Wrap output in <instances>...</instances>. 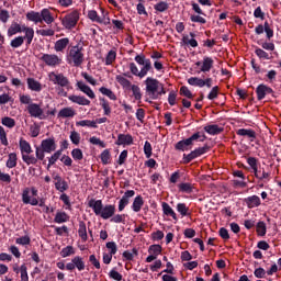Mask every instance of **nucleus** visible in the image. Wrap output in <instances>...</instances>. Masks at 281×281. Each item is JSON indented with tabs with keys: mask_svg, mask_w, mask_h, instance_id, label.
Here are the masks:
<instances>
[{
	"mask_svg": "<svg viewBox=\"0 0 281 281\" xmlns=\"http://www.w3.org/2000/svg\"><path fill=\"white\" fill-rule=\"evenodd\" d=\"M135 61L138 65H142V69L137 68V65L135 63H130V71L133 76H136L137 78H145V76L148 75V71L153 69V64L150 63V59H146V56L144 54L137 55L135 57Z\"/></svg>",
	"mask_w": 281,
	"mask_h": 281,
	"instance_id": "obj_1",
	"label": "nucleus"
},
{
	"mask_svg": "<svg viewBox=\"0 0 281 281\" xmlns=\"http://www.w3.org/2000/svg\"><path fill=\"white\" fill-rule=\"evenodd\" d=\"M145 85L147 95L150 97L151 100H157L159 95H166V89L164 88V85L159 82V80L148 77L145 80Z\"/></svg>",
	"mask_w": 281,
	"mask_h": 281,
	"instance_id": "obj_2",
	"label": "nucleus"
},
{
	"mask_svg": "<svg viewBox=\"0 0 281 281\" xmlns=\"http://www.w3.org/2000/svg\"><path fill=\"white\" fill-rule=\"evenodd\" d=\"M56 150V140L54 138H46L42 140L40 146L35 147V157L37 161H45V153L52 154Z\"/></svg>",
	"mask_w": 281,
	"mask_h": 281,
	"instance_id": "obj_3",
	"label": "nucleus"
},
{
	"mask_svg": "<svg viewBox=\"0 0 281 281\" xmlns=\"http://www.w3.org/2000/svg\"><path fill=\"white\" fill-rule=\"evenodd\" d=\"M85 48L82 45L77 44L76 46H72L69 49L67 60L69 65H72L74 67H80L82 63H85Z\"/></svg>",
	"mask_w": 281,
	"mask_h": 281,
	"instance_id": "obj_4",
	"label": "nucleus"
},
{
	"mask_svg": "<svg viewBox=\"0 0 281 281\" xmlns=\"http://www.w3.org/2000/svg\"><path fill=\"white\" fill-rule=\"evenodd\" d=\"M20 150L22 154V160L26 166H36L37 158L32 155V146L25 139H20Z\"/></svg>",
	"mask_w": 281,
	"mask_h": 281,
	"instance_id": "obj_5",
	"label": "nucleus"
},
{
	"mask_svg": "<svg viewBox=\"0 0 281 281\" xmlns=\"http://www.w3.org/2000/svg\"><path fill=\"white\" fill-rule=\"evenodd\" d=\"M24 36H18L11 41L10 45L13 49H19L23 43H26V47L32 45V42L34 41V29H24Z\"/></svg>",
	"mask_w": 281,
	"mask_h": 281,
	"instance_id": "obj_6",
	"label": "nucleus"
},
{
	"mask_svg": "<svg viewBox=\"0 0 281 281\" xmlns=\"http://www.w3.org/2000/svg\"><path fill=\"white\" fill-rule=\"evenodd\" d=\"M196 139H200V142H205L207 137L204 134L201 135V132H198V133H194L189 138L178 142L175 148L176 150H182V151L189 150L190 146H192L194 142H196Z\"/></svg>",
	"mask_w": 281,
	"mask_h": 281,
	"instance_id": "obj_7",
	"label": "nucleus"
},
{
	"mask_svg": "<svg viewBox=\"0 0 281 281\" xmlns=\"http://www.w3.org/2000/svg\"><path fill=\"white\" fill-rule=\"evenodd\" d=\"M46 67H58L63 64V58L58 57L56 54H43L40 58Z\"/></svg>",
	"mask_w": 281,
	"mask_h": 281,
	"instance_id": "obj_8",
	"label": "nucleus"
},
{
	"mask_svg": "<svg viewBox=\"0 0 281 281\" xmlns=\"http://www.w3.org/2000/svg\"><path fill=\"white\" fill-rule=\"evenodd\" d=\"M79 19L80 15L78 14V11H72L71 13L63 18L61 24L64 25V27H66V30H71L72 27H76Z\"/></svg>",
	"mask_w": 281,
	"mask_h": 281,
	"instance_id": "obj_9",
	"label": "nucleus"
},
{
	"mask_svg": "<svg viewBox=\"0 0 281 281\" xmlns=\"http://www.w3.org/2000/svg\"><path fill=\"white\" fill-rule=\"evenodd\" d=\"M48 80L58 85V87H69V79L64 74L52 71L48 74Z\"/></svg>",
	"mask_w": 281,
	"mask_h": 281,
	"instance_id": "obj_10",
	"label": "nucleus"
},
{
	"mask_svg": "<svg viewBox=\"0 0 281 281\" xmlns=\"http://www.w3.org/2000/svg\"><path fill=\"white\" fill-rule=\"evenodd\" d=\"M210 149V147L204 146V147H199L196 149H194L193 151H191L188 155H183V161L184 164H190V161H192L193 159H196V157H201V155H205V153H207V150Z\"/></svg>",
	"mask_w": 281,
	"mask_h": 281,
	"instance_id": "obj_11",
	"label": "nucleus"
},
{
	"mask_svg": "<svg viewBox=\"0 0 281 281\" xmlns=\"http://www.w3.org/2000/svg\"><path fill=\"white\" fill-rule=\"evenodd\" d=\"M25 30H33V29L26 25L21 26V24L13 22L8 29V36H14V34H21V32H24L25 34Z\"/></svg>",
	"mask_w": 281,
	"mask_h": 281,
	"instance_id": "obj_12",
	"label": "nucleus"
},
{
	"mask_svg": "<svg viewBox=\"0 0 281 281\" xmlns=\"http://www.w3.org/2000/svg\"><path fill=\"white\" fill-rule=\"evenodd\" d=\"M196 67H201L200 71H203V74H207L214 67V59L212 57H204L203 61H196ZM202 65V66H201Z\"/></svg>",
	"mask_w": 281,
	"mask_h": 281,
	"instance_id": "obj_13",
	"label": "nucleus"
},
{
	"mask_svg": "<svg viewBox=\"0 0 281 281\" xmlns=\"http://www.w3.org/2000/svg\"><path fill=\"white\" fill-rule=\"evenodd\" d=\"M133 196H135L134 190H128L124 193V195L122 196V199L119 202V212H122L124 210V207H126L130 199H133Z\"/></svg>",
	"mask_w": 281,
	"mask_h": 281,
	"instance_id": "obj_14",
	"label": "nucleus"
},
{
	"mask_svg": "<svg viewBox=\"0 0 281 281\" xmlns=\"http://www.w3.org/2000/svg\"><path fill=\"white\" fill-rule=\"evenodd\" d=\"M256 93L258 100H265L266 95H269V93H273V89L267 87L266 85H259L256 89Z\"/></svg>",
	"mask_w": 281,
	"mask_h": 281,
	"instance_id": "obj_15",
	"label": "nucleus"
},
{
	"mask_svg": "<svg viewBox=\"0 0 281 281\" xmlns=\"http://www.w3.org/2000/svg\"><path fill=\"white\" fill-rule=\"evenodd\" d=\"M114 214H115V205L109 204L102 209L99 216H101V218H104V221H106L109 218H112Z\"/></svg>",
	"mask_w": 281,
	"mask_h": 281,
	"instance_id": "obj_16",
	"label": "nucleus"
},
{
	"mask_svg": "<svg viewBox=\"0 0 281 281\" xmlns=\"http://www.w3.org/2000/svg\"><path fill=\"white\" fill-rule=\"evenodd\" d=\"M27 111H29L31 117H42L43 116V109L41 108V105H38L36 103L29 104Z\"/></svg>",
	"mask_w": 281,
	"mask_h": 281,
	"instance_id": "obj_17",
	"label": "nucleus"
},
{
	"mask_svg": "<svg viewBox=\"0 0 281 281\" xmlns=\"http://www.w3.org/2000/svg\"><path fill=\"white\" fill-rule=\"evenodd\" d=\"M22 202L24 205H38V200L36 198L30 199V189L26 188L22 192Z\"/></svg>",
	"mask_w": 281,
	"mask_h": 281,
	"instance_id": "obj_18",
	"label": "nucleus"
},
{
	"mask_svg": "<svg viewBox=\"0 0 281 281\" xmlns=\"http://www.w3.org/2000/svg\"><path fill=\"white\" fill-rule=\"evenodd\" d=\"M116 144L117 146H131L133 144V136L131 134H120Z\"/></svg>",
	"mask_w": 281,
	"mask_h": 281,
	"instance_id": "obj_19",
	"label": "nucleus"
},
{
	"mask_svg": "<svg viewBox=\"0 0 281 281\" xmlns=\"http://www.w3.org/2000/svg\"><path fill=\"white\" fill-rule=\"evenodd\" d=\"M68 99L70 100V102H74L75 104H80V106H89V104H91V101L85 97L81 95H70L68 97Z\"/></svg>",
	"mask_w": 281,
	"mask_h": 281,
	"instance_id": "obj_20",
	"label": "nucleus"
},
{
	"mask_svg": "<svg viewBox=\"0 0 281 281\" xmlns=\"http://www.w3.org/2000/svg\"><path fill=\"white\" fill-rule=\"evenodd\" d=\"M77 87H78V89H80L82 91V93L88 95V98H90L91 100H94L95 93L93 92V90H91V87L87 86L82 81H78Z\"/></svg>",
	"mask_w": 281,
	"mask_h": 281,
	"instance_id": "obj_21",
	"label": "nucleus"
},
{
	"mask_svg": "<svg viewBox=\"0 0 281 281\" xmlns=\"http://www.w3.org/2000/svg\"><path fill=\"white\" fill-rule=\"evenodd\" d=\"M89 207H92L97 216H100V214H102V210L104 209L102 205V200H90Z\"/></svg>",
	"mask_w": 281,
	"mask_h": 281,
	"instance_id": "obj_22",
	"label": "nucleus"
},
{
	"mask_svg": "<svg viewBox=\"0 0 281 281\" xmlns=\"http://www.w3.org/2000/svg\"><path fill=\"white\" fill-rule=\"evenodd\" d=\"M237 135H239L240 137H248L250 142L256 140V131L254 130L240 128L237 131Z\"/></svg>",
	"mask_w": 281,
	"mask_h": 281,
	"instance_id": "obj_23",
	"label": "nucleus"
},
{
	"mask_svg": "<svg viewBox=\"0 0 281 281\" xmlns=\"http://www.w3.org/2000/svg\"><path fill=\"white\" fill-rule=\"evenodd\" d=\"M67 45H69V38L64 37L55 43L54 49L55 52H63L64 49H67Z\"/></svg>",
	"mask_w": 281,
	"mask_h": 281,
	"instance_id": "obj_24",
	"label": "nucleus"
},
{
	"mask_svg": "<svg viewBox=\"0 0 281 281\" xmlns=\"http://www.w3.org/2000/svg\"><path fill=\"white\" fill-rule=\"evenodd\" d=\"M245 203L249 209L258 207L260 205V198L258 195L249 196L245 200Z\"/></svg>",
	"mask_w": 281,
	"mask_h": 281,
	"instance_id": "obj_25",
	"label": "nucleus"
},
{
	"mask_svg": "<svg viewBox=\"0 0 281 281\" xmlns=\"http://www.w3.org/2000/svg\"><path fill=\"white\" fill-rule=\"evenodd\" d=\"M78 235L83 240V243H87L88 236H87V224H85L83 221L79 222V229H78Z\"/></svg>",
	"mask_w": 281,
	"mask_h": 281,
	"instance_id": "obj_26",
	"label": "nucleus"
},
{
	"mask_svg": "<svg viewBox=\"0 0 281 281\" xmlns=\"http://www.w3.org/2000/svg\"><path fill=\"white\" fill-rule=\"evenodd\" d=\"M115 80H116V82H119V85H121V87H123V89H131V87H133L131 81L128 79H126V77H124L122 75H117L115 77Z\"/></svg>",
	"mask_w": 281,
	"mask_h": 281,
	"instance_id": "obj_27",
	"label": "nucleus"
},
{
	"mask_svg": "<svg viewBox=\"0 0 281 281\" xmlns=\"http://www.w3.org/2000/svg\"><path fill=\"white\" fill-rule=\"evenodd\" d=\"M42 21H45L47 25L54 23V16H52V12L48 11V9L42 10L40 13Z\"/></svg>",
	"mask_w": 281,
	"mask_h": 281,
	"instance_id": "obj_28",
	"label": "nucleus"
},
{
	"mask_svg": "<svg viewBox=\"0 0 281 281\" xmlns=\"http://www.w3.org/2000/svg\"><path fill=\"white\" fill-rule=\"evenodd\" d=\"M27 21H32L33 23H43V18H41V13L31 11L26 13Z\"/></svg>",
	"mask_w": 281,
	"mask_h": 281,
	"instance_id": "obj_29",
	"label": "nucleus"
},
{
	"mask_svg": "<svg viewBox=\"0 0 281 281\" xmlns=\"http://www.w3.org/2000/svg\"><path fill=\"white\" fill-rule=\"evenodd\" d=\"M204 131L209 133V135H221L223 133V128L218 125H209L204 127Z\"/></svg>",
	"mask_w": 281,
	"mask_h": 281,
	"instance_id": "obj_30",
	"label": "nucleus"
},
{
	"mask_svg": "<svg viewBox=\"0 0 281 281\" xmlns=\"http://www.w3.org/2000/svg\"><path fill=\"white\" fill-rule=\"evenodd\" d=\"M162 212L166 214V216H171L175 221H177V213H175L172 207H170L169 203H162Z\"/></svg>",
	"mask_w": 281,
	"mask_h": 281,
	"instance_id": "obj_31",
	"label": "nucleus"
},
{
	"mask_svg": "<svg viewBox=\"0 0 281 281\" xmlns=\"http://www.w3.org/2000/svg\"><path fill=\"white\" fill-rule=\"evenodd\" d=\"M76 111L72 108H64L58 112V117H74Z\"/></svg>",
	"mask_w": 281,
	"mask_h": 281,
	"instance_id": "obj_32",
	"label": "nucleus"
},
{
	"mask_svg": "<svg viewBox=\"0 0 281 281\" xmlns=\"http://www.w3.org/2000/svg\"><path fill=\"white\" fill-rule=\"evenodd\" d=\"M27 86L31 91H41V89H43L41 82L36 81L34 78L27 79Z\"/></svg>",
	"mask_w": 281,
	"mask_h": 281,
	"instance_id": "obj_33",
	"label": "nucleus"
},
{
	"mask_svg": "<svg viewBox=\"0 0 281 281\" xmlns=\"http://www.w3.org/2000/svg\"><path fill=\"white\" fill-rule=\"evenodd\" d=\"M188 82L189 85H191V87H200V88L205 87V82L203 81V79L199 77H191L188 79Z\"/></svg>",
	"mask_w": 281,
	"mask_h": 281,
	"instance_id": "obj_34",
	"label": "nucleus"
},
{
	"mask_svg": "<svg viewBox=\"0 0 281 281\" xmlns=\"http://www.w3.org/2000/svg\"><path fill=\"white\" fill-rule=\"evenodd\" d=\"M88 18L94 23H104V20L98 15V11L91 10L88 12Z\"/></svg>",
	"mask_w": 281,
	"mask_h": 281,
	"instance_id": "obj_35",
	"label": "nucleus"
},
{
	"mask_svg": "<svg viewBox=\"0 0 281 281\" xmlns=\"http://www.w3.org/2000/svg\"><path fill=\"white\" fill-rule=\"evenodd\" d=\"M99 91H100V93H102L103 95H106L108 98H110V100H117V95H115V92L112 91V90L109 89V88L101 87Z\"/></svg>",
	"mask_w": 281,
	"mask_h": 281,
	"instance_id": "obj_36",
	"label": "nucleus"
},
{
	"mask_svg": "<svg viewBox=\"0 0 281 281\" xmlns=\"http://www.w3.org/2000/svg\"><path fill=\"white\" fill-rule=\"evenodd\" d=\"M16 161H18L16 153L9 154V158L7 160V168H16Z\"/></svg>",
	"mask_w": 281,
	"mask_h": 281,
	"instance_id": "obj_37",
	"label": "nucleus"
},
{
	"mask_svg": "<svg viewBox=\"0 0 281 281\" xmlns=\"http://www.w3.org/2000/svg\"><path fill=\"white\" fill-rule=\"evenodd\" d=\"M143 205H144V199L142 198V195L136 196L133 202L134 212H139Z\"/></svg>",
	"mask_w": 281,
	"mask_h": 281,
	"instance_id": "obj_38",
	"label": "nucleus"
},
{
	"mask_svg": "<svg viewBox=\"0 0 281 281\" xmlns=\"http://www.w3.org/2000/svg\"><path fill=\"white\" fill-rule=\"evenodd\" d=\"M69 221V215L65 212H57L55 215V223H67Z\"/></svg>",
	"mask_w": 281,
	"mask_h": 281,
	"instance_id": "obj_39",
	"label": "nucleus"
},
{
	"mask_svg": "<svg viewBox=\"0 0 281 281\" xmlns=\"http://www.w3.org/2000/svg\"><path fill=\"white\" fill-rule=\"evenodd\" d=\"M1 123L3 126H7V128H14V126H16V121H14V119L9 116L2 117Z\"/></svg>",
	"mask_w": 281,
	"mask_h": 281,
	"instance_id": "obj_40",
	"label": "nucleus"
},
{
	"mask_svg": "<svg viewBox=\"0 0 281 281\" xmlns=\"http://www.w3.org/2000/svg\"><path fill=\"white\" fill-rule=\"evenodd\" d=\"M71 262H74L75 268L78 269V271H85V261L81 257H75Z\"/></svg>",
	"mask_w": 281,
	"mask_h": 281,
	"instance_id": "obj_41",
	"label": "nucleus"
},
{
	"mask_svg": "<svg viewBox=\"0 0 281 281\" xmlns=\"http://www.w3.org/2000/svg\"><path fill=\"white\" fill-rule=\"evenodd\" d=\"M247 162L250 166V168H252L255 177H258V160L254 157H249L247 159Z\"/></svg>",
	"mask_w": 281,
	"mask_h": 281,
	"instance_id": "obj_42",
	"label": "nucleus"
},
{
	"mask_svg": "<svg viewBox=\"0 0 281 281\" xmlns=\"http://www.w3.org/2000/svg\"><path fill=\"white\" fill-rule=\"evenodd\" d=\"M77 126H89L90 128H98L95 121L83 120L76 123Z\"/></svg>",
	"mask_w": 281,
	"mask_h": 281,
	"instance_id": "obj_43",
	"label": "nucleus"
},
{
	"mask_svg": "<svg viewBox=\"0 0 281 281\" xmlns=\"http://www.w3.org/2000/svg\"><path fill=\"white\" fill-rule=\"evenodd\" d=\"M60 155H63V150H57L54 155H52V157L48 158L47 168H49L50 166H54V164H56L58 159H60Z\"/></svg>",
	"mask_w": 281,
	"mask_h": 281,
	"instance_id": "obj_44",
	"label": "nucleus"
},
{
	"mask_svg": "<svg viewBox=\"0 0 281 281\" xmlns=\"http://www.w3.org/2000/svg\"><path fill=\"white\" fill-rule=\"evenodd\" d=\"M115 58H117V53H115V50H110L105 57V65H113Z\"/></svg>",
	"mask_w": 281,
	"mask_h": 281,
	"instance_id": "obj_45",
	"label": "nucleus"
},
{
	"mask_svg": "<svg viewBox=\"0 0 281 281\" xmlns=\"http://www.w3.org/2000/svg\"><path fill=\"white\" fill-rule=\"evenodd\" d=\"M75 254H76V251L74 250V248L71 246H67L64 249H61V251H60L61 258H67L68 256H74Z\"/></svg>",
	"mask_w": 281,
	"mask_h": 281,
	"instance_id": "obj_46",
	"label": "nucleus"
},
{
	"mask_svg": "<svg viewBox=\"0 0 281 281\" xmlns=\"http://www.w3.org/2000/svg\"><path fill=\"white\" fill-rule=\"evenodd\" d=\"M255 54L258 56V58H263V60H271L269 53L265 52L262 48H256Z\"/></svg>",
	"mask_w": 281,
	"mask_h": 281,
	"instance_id": "obj_47",
	"label": "nucleus"
},
{
	"mask_svg": "<svg viewBox=\"0 0 281 281\" xmlns=\"http://www.w3.org/2000/svg\"><path fill=\"white\" fill-rule=\"evenodd\" d=\"M100 102L104 111V115H111V105L109 104V101H106V99H100Z\"/></svg>",
	"mask_w": 281,
	"mask_h": 281,
	"instance_id": "obj_48",
	"label": "nucleus"
},
{
	"mask_svg": "<svg viewBox=\"0 0 281 281\" xmlns=\"http://www.w3.org/2000/svg\"><path fill=\"white\" fill-rule=\"evenodd\" d=\"M168 8V3L164 1H160L154 5V10H156L157 12H166Z\"/></svg>",
	"mask_w": 281,
	"mask_h": 281,
	"instance_id": "obj_49",
	"label": "nucleus"
},
{
	"mask_svg": "<svg viewBox=\"0 0 281 281\" xmlns=\"http://www.w3.org/2000/svg\"><path fill=\"white\" fill-rule=\"evenodd\" d=\"M55 188L58 192H67V190H69V184L64 180L59 183H55Z\"/></svg>",
	"mask_w": 281,
	"mask_h": 281,
	"instance_id": "obj_50",
	"label": "nucleus"
},
{
	"mask_svg": "<svg viewBox=\"0 0 281 281\" xmlns=\"http://www.w3.org/2000/svg\"><path fill=\"white\" fill-rule=\"evenodd\" d=\"M257 234L258 236H265V234H267V224H265V222L257 224Z\"/></svg>",
	"mask_w": 281,
	"mask_h": 281,
	"instance_id": "obj_51",
	"label": "nucleus"
},
{
	"mask_svg": "<svg viewBox=\"0 0 281 281\" xmlns=\"http://www.w3.org/2000/svg\"><path fill=\"white\" fill-rule=\"evenodd\" d=\"M180 95H184V98H189V100H192V98H194L192 91H190V89L186 86H182L180 88Z\"/></svg>",
	"mask_w": 281,
	"mask_h": 281,
	"instance_id": "obj_52",
	"label": "nucleus"
},
{
	"mask_svg": "<svg viewBox=\"0 0 281 281\" xmlns=\"http://www.w3.org/2000/svg\"><path fill=\"white\" fill-rule=\"evenodd\" d=\"M130 89H132L135 100H142V91L139 90V86L132 85Z\"/></svg>",
	"mask_w": 281,
	"mask_h": 281,
	"instance_id": "obj_53",
	"label": "nucleus"
},
{
	"mask_svg": "<svg viewBox=\"0 0 281 281\" xmlns=\"http://www.w3.org/2000/svg\"><path fill=\"white\" fill-rule=\"evenodd\" d=\"M148 251L157 258L161 254V245H151Z\"/></svg>",
	"mask_w": 281,
	"mask_h": 281,
	"instance_id": "obj_54",
	"label": "nucleus"
},
{
	"mask_svg": "<svg viewBox=\"0 0 281 281\" xmlns=\"http://www.w3.org/2000/svg\"><path fill=\"white\" fill-rule=\"evenodd\" d=\"M144 153H145L147 159H150V157L153 156V146L150 145V143L148 140L145 142Z\"/></svg>",
	"mask_w": 281,
	"mask_h": 281,
	"instance_id": "obj_55",
	"label": "nucleus"
},
{
	"mask_svg": "<svg viewBox=\"0 0 281 281\" xmlns=\"http://www.w3.org/2000/svg\"><path fill=\"white\" fill-rule=\"evenodd\" d=\"M0 142L3 146H8V136L5 130L0 125Z\"/></svg>",
	"mask_w": 281,
	"mask_h": 281,
	"instance_id": "obj_56",
	"label": "nucleus"
},
{
	"mask_svg": "<svg viewBox=\"0 0 281 281\" xmlns=\"http://www.w3.org/2000/svg\"><path fill=\"white\" fill-rule=\"evenodd\" d=\"M110 159H111V151H109V149L103 150L101 154L102 164L104 165L109 164Z\"/></svg>",
	"mask_w": 281,
	"mask_h": 281,
	"instance_id": "obj_57",
	"label": "nucleus"
},
{
	"mask_svg": "<svg viewBox=\"0 0 281 281\" xmlns=\"http://www.w3.org/2000/svg\"><path fill=\"white\" fill-rule=\"evenodd\" d=\"M177 210H178V212L182 215V216H188V206H186V204L184 203H179L178 205H177Z\"/></svg>",
	"mask_w": 281,
	"mask_h": 281,
	"instance_id": "obj_58",
	"label": "nucleus"
},
{
	"mask_svg": "<svg viewBox=\"0 0 281 281\" xmlns=\"http://www.w3.org/2000/svg\"><path fill=\"white\" fill-rule=\"evenodd\" d=\"M31 137H38L41 134V127L38 125H32L30 127Z\"/></svg>",
	"mask_w": 281,
	"mask_h": 281,
	"instance_id": "obj_59",
	"label": "nucleus"
},
{
	"mask_svg": "<svg viewBox=\"0 0 281 281\" xmlns=\"http://www.w3.org/2000/svg\"><path fill=\"white\" fill-rule=\"evenodd\" d=\"M71 155L74 157V159H76L77 161L82 160V150L80 148H76L71 151Z\"/></svg>",
	"mask_w": 281,
	"mask_h": 281,
	"instance_id": "obj_60",
	"label": "nucleus"
},
{
	"mask_svg": "<svg viewBox=\"0 0 281 281\" xmlns=\"http://www.w3.org/2000/svg\"><path fill=\"white\" fill-rule=\"evenodd\" d=\"M37 34H40V36H54L55 31L52 29H47V30L42 29L37 31Z\"/></svg>",
	"mask_w": 281,
	"mask_h": 281,
	"instance_id": "obj_61",
	"label": "nucleus"
},
{
	"mask_svg": "<svg viewBox=\"0 0 281 281\" xmlns=\"http://www.w3.org/2000/svg\"><path fill=\"white\" fill-rule=\"evenodd\" d=\"M70 140L72 142V144L78 146V144H80V134L78 132H71Z\"/></svg>",
	"mask_w": 281,
	"mask_h": 281,
	"instance_id": "obj_62",
	"label": "nucleus"
},
{
	"mask_svg": "<svg viewBox=\"0 0 281 281\" xmlns=\"http://www.w3.org/2000/svg\"><path fill=\"white\" fill-rule=\"evenodd\" d=\"M30 241H31L30 236L19 237L15 240L16 245H30Z\"/></svg>",
	"mask_w": 281,
	"mask_h": 281,
	"instance_id": "obj_63",
	"label": "nucleus"
},
{
	"mask_svg": "<svg viewBox=\"0 0 281 281\" xmlns=\"http://www.w3.org/2000/svg\"><path fill=\"white\" fill-rule=\"evenodd\" d=\"M179 189H180L181 192L190 193V192H192V184L181 183V184H179Z\"/></svg>",
	"mask_w": 281,
	"mask_h": 281,
	"instance_id": "obj_64",
	"label": "nucleus"
}]
</instances>
